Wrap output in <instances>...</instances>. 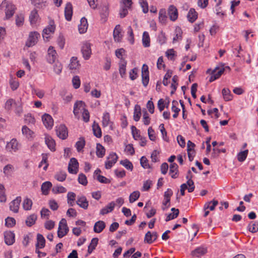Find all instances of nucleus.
<instances>
[{"instance_id":"obj_40","label":"nucleus","mask_w":258,"mask_h":258,"mask_svg":"<svg viewBox=\"0 0 258 258\" xmlns=\"http://www.w3.org/2000/svg\"><path fill=\"white\" fill-rule=\"evenodd\" d=\"M248 150H245L243 151H241L237 154V160L239 162H243L244 161L248 155Z\"/></svg>"},{"instance_id":"obj_39","label":"nucleus","mask_w":258,"mask_h":258,"mask_svg":"<svg viewBox=\"0 0 258 258\" xmlns=\"http://www.w3.org/2000/svg\"><path fill=\"white\" fill-rule=\"evenodd\" d=\"M67 177V174L65 171H60L54 176L55 178L59 181H63Z\"/></svg>"},{"instance_id":"obj_63","label":"nucleus","mask_w":258,"mask_h":258,"mask_svg":"<svg viewBox=\"0 0 258 258\" xmlns=\"http://www.w3.org/2000/svg\"><path fill=\"white\" fill-rule=\"evenodd\" d=\"M62 68L61 63L58 61L56 62L53 67V70L57 74H59L61 73Z\"/></svg>"},{"instance_id":"obj_4","label":"nucleus","mask_w":258,"mask_h":258,"mask_svg":"<svg viewBox=\"0 0 258 258\" xmlns=\"http://www.w3.org/2000/svg\"><path fill=\"white\" fill-rule=\"evenodd\" d=\"M224 64H222V68L220 69L219 67H216L211 72V76L209 79V82H212L215 80L218 79L225 71V68H223Z\"/></svg>"},{"instance_id":"obj_54","label":"nucleus","mask_w":258,"mask_h":258,"mask_svg":"<svg viewBox=\"0 0 258 258\" xmlns=\"http://www.w3.org/2000/svg\"><path fill=\"white\" fill-rule=\"evenodd\" d=\"M140 163L144 168H151L150 165L148 164V160L145 156H142L140 159Z\"/></svg>"},{"instance_id":"obj_53","label":"nucleus","mask_w":258,"mask_h":258,"mask_svg":"<svg viewBox=\"0 0 258 258\" xmlns=\"http://www.w3.org/2000/svg\"><path fill=\"white\" fill-rule=\"evenodd\" d=\"M159 127L160 128L161 133V134L162 135L163 139L165 141H166L167 142H168L169 140L167 136V132L166 131L165 128H164V124H162V123L161 124L159 125Z\"/></svg>"},{"instance_id":"obj_13","label":"nucleus","mask_w":258,"mask_h":258,"mask_svg":"<svg viewBox=\"0 0 258 258\" xmlns=\"http://www.w3.org/2000/svg\"><path fill=\"white\" fill-rule=\"evenodd\" d=\"M56 58V52L54 49L53 47L50 46L48 49V54L47 55V60L50 63H52L55 62Z\"/></svg>"},{"instance_id":"obj_52","label":"nucleus","mask_w":258,"mask_h":258,"mask_svg":"<svg viewBox=\"0 0 258 258\" xmlns=\"http://www.w3.org/2000/svg\"><path fill=\"white\" fill-rule=\"evenodd\" d=\"M78 182L83 185H86L88 181L86 175L83 173H80L78 177Z\"/></svg>"},{"instance_id":"obj_29","label":"nucleus","mask_w":258,"mask_h":258,"mask_svg":"<svg viewBox=\"0 0 258 258\" xmlns=\"http://www.w3.org/2000/svg\"><path fill=\"white\" fill-rule=\"evenodd\" d=\"M39 18V15L38 14L36 10H33L31 12L29 16L30 22L31 24H34L36 23Z\"/></svg>"},{"instance_id":"obj_24","label":"nucleus","mask_w":258,"mask_h":258,"mask_svg":"<svg viewBox=\"0 0 258 258\" xmlns=\"http://www.w3.org/2000/svg\"><path fill=\"white\" fill-rule=\"evenodd\" d=\"M121 27L119 25H117L113 31V37L115 41H117L118 42L120 41L121 38Z\"/></svg>"},{"instance_id":"obj_14","label":"nucleus","mask_w":258,"mask_h":258,"mask_svg":"<svg viewBox=\"0 0 258 258\" xmlns=\"http://www.w3.org/2000/svg\"><path fill=\"white\" fill-rule=\"evenodd\" d=\"M21 202V197H17L10 204V209L14 213H18L19 208V205Z\"/></svg>"},{"instance_id":"obj_9","label":"nucleus","mask_w":258,"mask_h":258,"mask_svg":"<svg viewBox=\"0 0 258 258\" xmlns=\"http://www.w3.org/2000/svg\"><path fill=\"white\" fill-rule=\"evenodd\" d=\"M207 252V247L201 246L198 247L195 249L192 250L191 252V254L192 256L200 257L205 255Z\"/></svg>"},{"instance_id":"obj_33","label":"nucleus","mask_w":258,"mask_h":258,"mask_svg":"<svg viewBox=\"0 0 258 258\" xmlns=\"http://www.w3.org/2000/svg\"><path fill=\"white\" fill-rule=\"evenodd\" d=\"M222 93L225 101H228L232 99V95L228 89L224 88L222 91Z\"/></svg>"},{"instance_id":"obj_26","label":"nucleus","mask_w":258,"mask_h":258,"mask_svg":"<svg viewBox=\"0 0 258 258\" xmlns=\"http://www.w3.org/2000/svg\"><path fill=\"white\" fill-rule=\"evenodd\" d=\"M31 2L37 9H43L46 6V0H31Z\"/></svg>"},{"instance_id":"obj_48","label":"nucleus","mask_w":258,"mask_h":258,"mask_svg":"<svg viewBox=\"0 0 258 258\" xmlns=\"http://www.w3.org/2000/svg\"><path fill=\"white\" fill-rule=\"evenodd\" d=\"M32 205V201L28 198H26L24 200L23 203V208L25 210H29L31 209V207Z\"/></svg>"},{"instance_id":"obj_59","label":"nucleus","mask_w":258,"mask_h":258,"mask_svg":"<svg viewBox=\"0 0 258 258\" xmlns=\"http://www.w3.org/2000/svg\"><path fill=\"white\" fill-rule=\"evenodd\" d=\"M226 151L225 149H218V148H213V152L212 153V157L213 158H216L218 156L219 154L221 153H225Z\"/></svg>"},{"instance_id":"obj_3","label":"nucleus","mask_w":258,"mask_h":258,"mask_svg":"<svg viewBox=\"0 0 258 258\" xmlns=\"http://www.w3.org/2000/svg\"><path fill=\"white\" fill-rule=\"evenodd\" d=\"M142 81L145 87L148 85L149 81L148 66L146 64H144L142 68Z\"/></svg>"},{"instance_id":"obj_41","label":"nucleus","mask_w":258,"mask_h":258,"mask_svg":"<svg viewBox=\"0 0 258 258\" xmlns=\"http://www.w3.org/2000/svg\"><path fill=\"white\" fill-rule=\"evenodd\" d=\"M140 196V193L138 190L135 191L131 194L129 197V201L130 203H133L137 200Z\"/></svg>"},{"instance_id":"obj_17","label":"nucleus","mask_w":258,"mask_h":258,"mask_svg":"<svg viewBox=\"0 0 258 258\" xmlns=\"http://www.w3.org/2000/svg\"><path fill=\"white\" fill-rule=\"evenodd\" d=\"M73 15V7L70 3H68L64 10L65 18L67 21H71Z\"/></svg>"},{"instance_id":"obj_61","label":"nucleus","mask_w":258,"mask_h":258,"mask_svg":"<svg viewBox=\"0 0 258 258\" xmlns=\"http://www.w3.org/2000/svg\"><path fill=\"white\" fill-rule=\"evenodd\" d=\"M10 84L11 89L14 91L16 90L19 86V83L17 81L14 80L13 78H11L10 80Z\"/></svg>"},{"instance_id":"obj_42","label":"nucleus","mask_w":258,"mask_h":258,"mask_svg":"<svg viewBox=\"0 0 258 258\" xmlns=\"http://www.w3.org/2000/svg\"><path fill=\"white\" fill-rule=\"evenodd\" d=\"M111 122L110 121V115L108 112H106L104 114L102 119V125L103 126L106 127L109 125Z\"/></svg>"},{"instance_id":"obj_49","label":"nucleus","mask_w":258,"mask_h":258,"mask_svg":"<svg viewBox=\"0 0 258 258\" xmlns=\"http://www.w3.org/2000/svg\"><path fill=\"white\" fill-rule=\"evenodd\" d=\"M132 133L134 139L136 140L141 137L140 134V131L136 126L132 125L131 127Z\"/></svg>"},{"instance_id":"obj_22","label":"nucleus","mask_w":258,"mask_h":258,"mask_svg":"<svg viewBox=\"0 0 258 258\" xmlns=\"http://www.w3.org/2000/svg\"><path fill=\"white\" fill-rule=\"evenodd\" d=\"M45 143L51 151L55 150V143L51 137L47 136L45 137Z\"/></svg>"},{"instance_id":"obj_20","label":"nucleus","mask_w":258,"mask_h":258,"mask_svg":"<svg viewBox=\"0 0 258 258\" xmlns=\"http://www.w3.org/2000/svg\"><path fill=\"white\" fill-rule=\"evenodd\" d=\"M88 24L87 19L83 17L80 20V24L79 25V31L81 34L86 32L88 28Z\"/></svg>"},{"instance_id":"obj_6","label":"nucleus","mask_w":258,"mask_h":258,"mask_svg":"<svg viewBox=\"0 0 258 258\" xmlns=\"http://www.w3.org/2000/svg\"><path fill=\"white\" fill-rule=\"evenodd\" d=\"M81 51L84 59L86 60L89 59L92 54L91 44L87 42L84 43L82 47Z\"/></svg>"},{"instance_id":"obj_5","label":"nucleus","mask_w":258,"mask_h":258,"mask_svg":"<svg viewBox=\"0 0 258 258\" xmlns=\"http://www.w3.org/2000/svg\"><path fill=\"white\" fill-rule=\"evenodd\" d=\"M55 29V26L53 20L50 21L49 25L43 30L42 36L43 39H45L46 38L48 40L49 38L48 35L50 33H53Z\"/></svg>"},{"instance_id":"obj_44","label":"nucleus","mask_w":258,"mask_h":258,"mask_svg":"<svg viewBox=\"0 0 258 258\" xmlns=\"http://www.w3.org/2000/svg\"><path fill=\"white\" fill-rule=\"evenodd\" d=\"M52 191L54 194L64 193L67 191V189L62 186H55L52 188Z\"/></svg>"},{"instance_id":"obj_15","label":"nucleus","mask_w":258,"mask_h":258,"mask_svg":"<svg viewBox=\"0 0 258 258\" xmlns=\"http://www.w3.org/2000/svg\"><path fill=\"white\" fill-rule=\"evenodd\" d=\"M158 237L156 232L148 231L145 235L144 241L145 242L151 244L155 241Z\"/></svg>"},{"instance_id":"obj_64","label":"nucleus","mask_w":258,"mask_h":258,"mask_svg":"<svg viewBox=\"0 0 258 258\" xmlns=\"http://www.w3.org/2000/svg\"><path fill=\"white\" fill-rule=\"evenodd\" d=\"M15 225L16 220L14 218L8 217L5 219L6 226H14Z\"/></svg>"},{"instance_id":"obj_27","label":"nucleus","mask_w":258,"mask_h":258,"mask_svg":"<svg viewBox=\"0 0 258 258\" xmlns=\"http://www.w3.org/2000/svg\"><path fill=\"white\" fill-rule=\"evenodd\" d=\"M51 186L52 183L50 181H45L43 183L41 187L42 194L44 195H47Z\"/></svg>"},{"instance_id":"obj_60","label":"nucleus","mask_w":258,"mask_h":258,"mask_svg":"<svg viewBox=\"0 0 258 258\" xmlns=\"http://www.w3.org/2000/svg\"><path fill=\"white\" fill-rule=\"evenodd\" d=\"M73 86L75 89H78L80 86V80L78 76H76L72 79Z\"/></svg>"},{"instance_id":"obj_31","label":"nucleus","mask_w":258,"mask_h":258,"mask_svg":"<svg viewBox=\"0 0 258 258\" xmlns=\"http://www.w3.org/2000/svg\"><path fill=\"white\" fill-rule=\"evenodd\" d=\"M105 153V149L100 144L97 143L96 146V155L99 158L103 157Z\"/></svg>"},{"instance_id":"obj_47","label":"nucleus","mask_w":258,"mask_h":258,"mask_svg":"<svg viewBox=\"0 0 258 258\" xmlns=\"http://www.w3.org/2000/svg\"><path fill=\"white\" fill-rule=\"evenodd\" d=\"M120 164L124 166L127 169H130L132 171L133 169V165L132 162L127 159L121 160Z\"/></svg>"},{"instance_id":"obj_2","label":"nucleus","mask_w":258,"mask_h":258,"mask_svg":"<svg viewBox=\"0 0 258 258\" xmlns=\"http://www.w3.org/2000/svg\"><path fill=\"white\" fill-rule=\"evenodd\" d=\"M56 133L57 136L62 140H64L68 136V128L64 124H60L56 127Z\"/></svg>"},{"instance_id":"obj_46","label":"nucleus","mask_w":258,"mask_h":258,"mask_svg":"<svg viewBox=\"0 0 258 258\" xmlns=\"http://www.w3.org/2000/svg\"><path fill=\"white\" fill-rule=\"evenodd\" d=\"M14 168L11 164H8L4 167V173L7 176L11 175L12 172L14 171Z\"/></svg>"},{"instance_id":"obj_57","label":"nucleus","mask_w":258,"mask_h":258,"mask_svg":"<svg viewBox=\"0 0 258 258\" xmlns=\"http://www.w3.org/2000/svg\"><path fill=\"white\" fill-rule=\"evenodd\" d=\"M125 50L123 48L117 49L115 50L116 56L120 59L121 62H123L124 58H122L123 54L124 53Z\"/></svg>"},{"instance_id":"obj_45","label":"nucleus","mask_w":258,"mask_h":258,"mask_svg":"<svg viewBox=\"0 0 258 258\" xmlns=\"http://www.w3.org/2000/svg\"><path fill=\"white\" fill-rule=\"evenodd\" d=\"M71 63L69 64V68L71 70H76L78 68L79 64L77 57H73L71 60Z\"/></svg>"},{"instance_id":"obj_21","label":"nucleus","mask_w":258,"mask_h":258,"mask_svg":"<svg viewBox=\"0 0 258 258\" xmlns=\"http://www.w3.org/2000/svg\"><path fill=\"white\" fill-rule=\"evenodd\" d=\"M76 203L80 207L84 209L88 208L89 205L88 202L86 198L84 196L79 197Z\"/></svg>"},{"instance_id":"obj_30","label":"nucleus","mask_w":258,"mask_h":258,"mask_svg":"<svg viewBox=\"0 0 258 258\" xmlns=\"http://www.w3.org/2000/svg\"><path fill=\"white\" fill-rule=\"evenodd\" d=\"M18 142L16 139H12L6 146V148L10 151L11 150L16 151L18 149Z\"/></svg>"},{"instance_id":"obj_50","label":"nucleus","mask_w":258,"mask_h":258,"mask_svg":"<svg viewBox=\"0 0 258 258\" xmlns=\"http://www.w3.org/2000/svg\"><path fill=\"white\" fill-rule=\"evenodd\" d=\"M57 42L59 46V47L61 49H63L64 47V45L65 44V39L64 36L62 34H60L58 36L57 39Z\"/></svg>"},{"instance_id":"obj_62","label":"nucleus","mask_w":258,"mask_h":258,"mask_svg":"<svg viewBox=\"0 0 258 258\" xmlns=\"http://www.w3.org/2000/svg\"><path fill=\"white\" fill-rule=\"evenodd\" d=\"M138 69L135 68L131 70L130 72V78L132 80H135L138 77Z\"/></svg>"},{"instance_id":"obj_8","label":"nucleus","mask_w":258,"mask_h":258,"mask_svg":"<svg viewBox=\"0 0 258 258\" xmlns=\"http://www.w3.org/2000/svg\"><path fill=\"white\" fill-rule=\"evenodd\" d=\"M42 120L46 128L49 129L52 128L53 124V120L49 114L45 113L42 116Z\"/></svg>"},{"instance_id":"obj_19","label":"nucleus","mask_w":258,"mask_h":258,"mask_svg":"<svg viewBox=\"0 0 258 258\" xmlns=\"http://www.w3.org/2000/svg\"><path fill=\"white\" fill-rule=\"evenodd\" d=\"M45 245V240L43 236L40 234L37 235V243L36 244V249H41Z\"/></svg>"},{"instance_id":"obj_18","label":"nucleus","mask_w":258,"mask_h":258,"mask_svg":"<svg viewBox=\"0 0 258 258\" xmlns=\"http://www.w3.org/2000/svg\"><path fill=\"white\" fill-rule=\"evenodd\" d=\"M178 166L175 163H171L170 165L169 174L173 178H176L178 175Z\"/></svg>"},{"instance_id":"obj_38","label":"nucleus","mask_w":258,"mask_h":258,"mask_svg":"<svg viewBox=\"0 0 258 258\" xmlns=\"http://www.w3.org/2000/svg\"><path fill=\"white\" fill-rule=\"evenodd\" d=\"M37 219V216L35 214H32L28 216L25 221L27 226H32L35 223Z\"/></svg>"},{"instance_id":"obj_56","label":"nucleus","mask_w":258,"mask_h":258,"mask_svg":"<svg viewBox=\"0 0 258 258\" xmlns=\"http://www.w3.org/2000/svg\"><path fill=\"white\" fill-rule=\"evenodd\" d=\"M4 186L0 184V202H5L6 201V196L5 193Z\"/></svg>"},{"instance_id":"obj_12","label":"nucleus","mask_w":258,"mask_h":258,"mask_svg":"<svg viewBox=\"0 0 258 258\" xmlns=\"http://www.w3.org/2000/svg\"><path fill=\"white\" fill-rule=\"evenodd\" d=\"M168 14L170 20L175 21L178 18V11L173 5H170L168 9Z\"/></svg>"},{"instance_id":"obj_36","label":"nucleus","mask_w":258,"mask_h":258,"mask_svg":"<svg viewBox=\"0 0 258 258\" xmlns=\"http://www.w3.org/2000/svg\"><path fill=\"white\" fill-rule=\"evenodd\" d=\"M69 229L68 227H58L57 230V235L59 238L64 236L69 232Z\"/></svg>"},{"instance_id":"obj_51","label":"nucleus","mask_w":258,"mask_h":258,"mask_svg":"<svg viewBox=\"0 0 258 258\" xmlns=\"http://www.w3.org/2000/svg\"><path fill=\"white\" fill-rule=\"evenodd\" d=\"M43 164H45V165L43 167L44 170H46L48 166V163L47 162V156L46 154H42V160L39 164L38 167L40 168Z\"/></svg>"},{"instance_id":"obj_58","label":"nucleus","mask_w":258,"mask_h":258,"mask_svg":"<svg viewBox=\"0 0 258 258\" xmlns=\"http://www.w3.org/2000/svg\"><path fill=\"white\" fill-rule=\"evenodd\" d=\"M84 106H85V104L84 103V102H83L82 101H77L74 104V110H73V112L75 114V115H77L79 112L78 111L79 109H78V105H80V106H82L83 105Z\"/></svg>"},{"instance_id":"obj_7","label":"nucleus","mask_w":258,"mask_h":258,"mask_svg":"<svg viewBox=\"0 0 258 258\" xmlns=\"http://www.w3.org/2000/svg\"><path fill=\"white\" fill-rule=\"evenodd\" d=\"M79 163L75 158H72L68 166V171L72 174H77L78 171Z\"/></svg>"},{"instance_id":"obj_10","label":"nucleus","mask_w":258,"mask_h":258,"mask_svg":"<svg viewBox=\"0 0 258 258\" xmlns=\"http://www.w3.org/2000/svg\"><path fill=\"white\" fill-rule=\"evenodd\" d=\"M108 159L111 160L105 162V166L106 169H110L117 162L118 156L115 153H112L110 154Z\"/></svg>"},{"instance_id":"obj_37","label":"nucleus","mask_w":258,"mask_h":258,"mask_svg":"<svg viewBox=\"0 0 258 258\" xmlns=\"http://www.w3.org/2000/svg\"><path fill=\"white\" fill-rule=\"evenodd\" d=\"M85 146V139L83 137H81L79 139V141L76 143V147L77 148V151L79 152H81L82 150V149L84 148Z\"/></svg>"},{"instance_id":"obj_25","label":"nucleus","mask_w":258,"mask_h":258,"mask_svg":"<svg viewBox=\"0 0 258 258\" xmlns=\"http://www.w3.org/2000/svg\"><path fill=\"white\" fill-rule=\"evenodd\" d=\"M188 21L191 22H194L198 18V13L194 9H190L187 16Z\"/></svg>"},{"instance_id":"obj_28","label":"nucleus","mask_w":258,"mask_h":258,"mask_svg":"<svg viewBox=\"0 0 258 258\" xmlns=\"http://www.w3.org/2000/svg\"><path fill=\"white\" fill-rule=\"evenodd\" d=\"M141 115V107L139 105H136L134 108V119L136 121L140 120Z\"/></svg>"},{"instance_id":"obj_43","label":"nucleus","mask_w":258,"mask_h":258,"mask_svg":"<svg viewBox=\"0 0 258 258\" xmlns=\"http://www.w3.org/2000/svg\"><path fill=\"white\" fill-rule=\"evenodd\" d=\"M126 61L125 60H123V62H121L119 63V74L121 77H123V76L125 75V67L126 65Z\"/></svg>"},{"instance_id":"obj_32","label":"nucleus","mask_w":258,"mask_h":258,"mask_svg":"<svg viewBox=\"0 0 258 258\" xmlns=\"http://www.w3.org/2000/svg\"><path fill=\"white\" fill-rule=\"evenodd\" d=\"M92 129L93 131L94 135L97 138H101L102 136V132L98 124H95L94 122L93 125H92Z\"/></svg>"},{"instance_id":"obj_55","label":"nucleus","mask_w":258,"mask_h":258,"mask_svg":"<svg viewBox=\"0 0 258 258\" xmlns=\"http://www.w3.org/2000/svg\"><path fill=\"white\" fill-rule=\"evenodd\" d=\"M140 3L141 7L143 9V12L144 13L146 14L148 12L149 8L148 4L146 0H140Z\"/></svg>"},{"instance_id":"obj_23","label":"nucleus","mask_w":258,"mask_h":258,"mask_svg":"<svg viewBox=\"0 0 258 258\" xmlns=\"http://www.w3.org/2000/svg\"><path fill=\"white\" fill-rule=\"evenodd\" d=\"M115 205V204L113 202L110 203L101 210L100 214L103 215L111 212L114 209Z\"/></svg>"},{"instance_id":"obj_1","label":"nucleus","mask_w":258,"mask_h":258,"mask_svg":"<svg viewBox=\"0 0 258 258\" xmlns=\"http://www.w3.org/2000/svg\"><path fill=\"white\" fill-rule=\"evenodd\" d=\"M39 36L40 34L37 32H31L26 42V46L28 47L34 46L37 42Z\"/></svg>"},{"instance_id":"obj_35","label":"nucleus","mask_w":258,"mask_h":258,"mask_svg":"<svg viewBox=\"0 0 258 258\" xmlns=\"http://www.w3.org/2000/svg\"><path fill=\"white\" fill-rule=\"evenodd\" d=\"M143 44L144 47H147L150 45V38L147 32H144L143 34L142 38Z\"/></svg>"},{"instance_id":"obj_16","label":"nucleus","mask_w":258,"mask_h":258,"mask_svg":"<svg viewBox=\"0 0 258 258\" xmlns=\"http://www.w3.org/2000/svg\"><path fill=\"white\" fill-rule=\"evenodd\" d=\"M16 10L15 5L11 3L7 4L5 10L6 18L9 19L11 18L14 14Z\"/></svg>"},{"instance_id":"obj_11","label":"nucleus","mask_w":258,"mask_h":258,"mask_svg":"<svg viewBox=\"0 0 258 258\" xmlns=\"http://www.w3.org/2000/svg\"><path fill=\"white\" fill-rule=\"evenodd\" d=\"M5 242L8 245H11L15 242V234L11 231L4 233Z\"/></svg>"},{"instance_id":"obj_34","label":"nucleus","mask_w":258,"mask_h":258,"mask_svg":"<svg viewBox=\"0 0 258 258\" xmlns=\"http://www.w3.org/2000/svg\"><path fill=\"white\" fill-rule=\"evenodd\" d=\"M166 12L165 9H162L159 13V21L162 24H165L167 20Z\"/></svg>"}]
</instances>
